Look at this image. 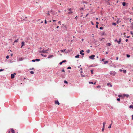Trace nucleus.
Here are the masks:
<instances>
[{
	"label": "nucleus",
	"mask_w": 133,
	"mask_h": 133,
	"mask_svg": "<svg viewBox=\"0 0 133 133\" xmlns=\"http://www.w3.org/2000/svg\"><path fill=\"white\" fill-rule=\"evenodd\" d=\"M122 71L123 72V73H126V71L125 70H122Z\"/></svg>",
	"instance_id": "obj_24"
},
{
	"label": "nucleus",
	"mask_w": 133,
	"mask_h": 133,
	"mask_svg": "<svg viewBox=\"0 0 133 133\" xmlns=\"http://www.w3.org/2000/svg\"><path fill=\"white\" fill-rule=\"evenodd\" d=\"M111 44L110 43H107V46H110L111 45Z\"/></svg>",
	"instance_id": "obj_17"
},
{
	"label": "nucleus",
	"mask_w": 133,
	"mask_h": 133,
	"mask_svg": "<svg viewBox=\"0 0 133 133\" xmlns=\"http://www.w3.org/2000/svg\"><path fill=\"white\" fill-rule=\"evenodd\" d=\"M15 76L14 74H12L11 75V78L12 79L14 78Z\"/></svg>",
	"instance_id": "obj_9"
},
{
	"label": "nucleus",
	"mask_w": 133,
	"mask_h": 133,
	"mask_svg": "<svg viewBox=\"0 0 133 133\" xmlns=\"http://www.w3.org/2000/svg\"><path fill=\"white\" fill-rule=\"evenodd\" d=\"M127 56L128 57H129L130 56V55H127Z\"/></svg>",
	"instance_id": "obj_33"
},
{
	"label": "nucleus",
	"mask_w": 133,
	"mask_h": 133,
	"mask_svg": "<svg viewBox=\"0 0 133 133\" xmlns=\"http://www.w3.org/2000/svg\"><path fill=\"white\" fill-rule=\"evenodd\" d=\"M44 23L45 24H46L47 23V22L46 19H45L44 20Z\"/></svg>",
	"instance_id": "obj_36"
},
{
	"label": "nucleus",
	"mask_w": 133,
	"mask_h": 133,
	"mask_svg": "<svg viewBox=\"0 0 133 133\" xmlns=\"http://www.w3.org/2000/svg\"><path fill=\"white\" fill-rule=\"evenodd\" d=\"M104 64H106L107 63H108V61H104Z\"/></svg>",
	"instance_id": "obj_19"
},
{
	"label": "nucleus",
	"mask_w": 133,
	"mask_h": 133,
	"mask_svg": "<svg viewBox=\"0 0 133 133\" xmlns=\"http://www.w3.org/2000/svg\"><path fill=\"white\" fill-rule=\"evenodd\" d=\"M53 21L54 22H56V20H53Z\"/></svg>",
	"instance_id": "obj_55"
},
{
	"label": "nucleus",
	"mask_w": 133,
	"mask_h": 133,
	"mask_svg": "<svg viewBox=\"0 0 133 133\" xmlns=\"http://www.w3.org/2000/svg\"><path fill=\"white\" fill-rule=\"evenodd\" d=\"M128 39H126L125 40V41L126 42H127L128 41Z\"/></svg>",
	"instance_id": "obj_52"
},
{
	"label": "nucleus",
	"mask_w": 133,
	"mask_h": 133,
	"mask_svg": "<svg viewBox=\"0 0 133 133\" xmlns=\"http://www.w3.org/2000/svg\"><path fill=\"white\" fill-rule=\"evenodd\" d=\"M132 119H133V115H132Z\"/></svg>",
	"instance_id": "obj_64"
},
{
	"label": "nucleus",
	"mask_w": 133,
	"mask_h": 133,
	"mask_svg": "<svg viewBox=\"0 0 133 133\" xmlns=\"http://www.w3.org/2000/svg\"><path fill=\"white\" fill-rule=\"evenodd\" d=\"M129 108H130L133 109V105H130L129 106Z\"/></svg>",
	"instance_id": "obj_16"
},
{
	"label": "nucleus",
	"mask_w": 133,
	"mask_h": 133,
	"mask_svg": "<svg viewBox=\"0 0 133 133\" xmlns=\"http://www.w3.org/2000/svg\"><path fill=\"white\" fill-rule=\"evenodd\" d=\"M130 33L132 35H133V32H132V31H130Z\"/></svg>",
	"instance_id": "obj_41"
},
{
	"label": "nucleus",
	"mask_w": 133,
	"mask_h": 133,
	"mask_svg": "<svg viewBox=\"0 0 133 133\" xmlns=\"http://www.w3.org/2000/svg\"><path fill=\"white\" fill-rule=\"evenodd\" d=\"M55 104H57L58 105H59V102L57 100L55 101Z\"/></svg>",
	"instance_id": "obj_4"
},
{
	"label": "nucleus",
	"mask_w": 133,
	"mask_h": 133,
	"mask_svg": "<svg viewBox=\"0 0 133 133\" xmlns=\"http://www.w3.org/2000/svg\"><path fill=\"white\" fill-rule=\"evenodd\" d=\"M106 123L105 122H104L103 123V128L102 129V131H103L104 130V129L105 128V125L106 124Z\"/></svg>",
	"instance_id": "obj_2"
},
{
	"label": "nucleus",
	"mask_w": 133,
	"mask_h": 133,
	"mask_svg": "<svg viewBox=\"0 0 133 133\" xmlns=\"http://www.w3.org/2000/svg\"><path fill=\"white\" fill-rule=\"evenodd\" d=\"M64 82L65 83H66V84H67L68 83V82L66 81H64Z\"/></svg>",
	"instance_id": "obj_30"
},
{
	"label": "nucleus",
	"mask_w": 133,
	"mask_h": 133,
	"mask_svg": "<svg viewBox=\"0 0 133 133\" xmlns=\"http://www.w3.org/2000/svg\"><path fill=\"white\" fill-rule=\"evenodd\" d=\"M58 23H59V24H61V22L60 21H59V22H58Z\"/></svg>",
	"instance_id": "obj_51"
},
{
	"label": "nucleus",
	"mask_w": 133,
	"mask_h": 133,
	"mask_svg": "<svg viewBox=\"0 0 133 133\" xmlns=\"http://www.w3.org/2000/svg\"><path fill=\"white\" fill-rule=\"evenodd\" d=\"M112 25H116V23H113Z\"/></svg>",
	"instance_id": "obj_29"
},
{
	"label": "nucleus",
	"mask_w": 133,
	"mask_h": 133,
	"mask_svg": "<svg viewBox=\"0 0 133 133\" xmlns=\"http://www.w3.org/2000/svg\"><path fill=\"white\" fill-rule=\"evenodd\" d=\"M62 63H63V62H60L59 64L60 65H61L62 64Z\"/></svg>",
	"instance_id": "obj_45"
},
{
	"label": "nucleus",
	"mask_w": 133,
	"mask_h": 133,
	"mask_svg": "<svg viewBox=\"0 0 133 133\" xmlns=\"http://www.w3.org/2000/svg\"><path fill=\"white\" fill-rule=\"evenodd\" d=\"M46 14L48 15H50V14L48 13V14Z\"/></svg>",
	"instance_id": "obj_56"
},
{
	"label": "nucleus",
	"mask_w": 133,
	"mask_h": 133,
	"mask_svg": "<svg viewBox=\"0 0 133 133\" xmlns=\"http://www.w3.org/2000/svg\"><path fill=\"white\" fill-rule=\"evenodd\" d=\"M54 55H50L48 56V58H52L53 57Z\"/></svg>",
	"instance_id": "obj_8"
},
{
	"label": "nucleus",
	"mask_w": 133,
	"mask_h": 133,
	"mask_svg": "<svg viewBox=\"0 0 133 133\" xmlns=\"http://www.w3.org/2000/svg\"><path fill=\"white\" fill-rule=\"evenodd\" d=\"M98 25H96V27L97 28H98Z\"/></svg>",
	"instance_id": "obj_43"
},
{
	"label": "nucleus",
	"mask_w": 133,
	"mask_h": 133,
	"mask_svg": "<svg viewBox=\"0 0 133 133\" xmlns=\"http://www.w3.org/2000/svg\"><path fill=\"white\" fill-rule=\"evenodd\" d=\"M23 20L26 21H28V20L27 19V17H25L23 19Z\"/></svg>",
	"instance_id": "obj_12"
},
{
	"label": "nucleus",
	"mask_w": 133,
	"mask_h": 133,
	"mask_svg": "<svg viewBox=\"0 0 133 133\" xmlns=\"http://www.w3.org/2000/svg\"><path fill=\"white\" fill-rule=\"evenodd\" d=\"M115 41V42H118V41L117 39H116Z\"/></svg>",
	"instance_id": "obj_48"
},
{
	"label": "nucleus",
	"mask_w": 133,
	"mask_h": 133,
	"mask_svg": "<svg viewBox=\"0 0 133 133\" xmlns=\"http://www.w3.org/2000/svg\"><path fill=\"white\" fill-rule=\"evenodd\" d=\"M97 88H100V87H101V86H100V85H98V86H97Z\"/></svg>",
	"instance_id": "obj_44"
},
{
	"label": "nucleus",
	"mask_w": 133,
	"mask_h": 133,
	"mask_svg": "<svg viewBox=\"0 0 133 133\" xmlns=\"http://www.w3.org/2000/svg\"><path fill=\"white\" fill-rule=\"evenodd\" d=\"M129 37H130L129 36H128L127 37V38H129Z\"/></svg>",
	"instance_id": "obj_63"
},
{
	"label": "nucleus",
	"mask_w": 133,
	"mask_h": 133,
	"mask_svg": "<svg viewBox=\"0 0 133 133\" xmlns=\"http://www.w3.org/2000/svg\"><path fill=\"white\" fill-rule=\"evenodd\" d=\"M118 96L119 97H122V95H119Z\"/></svg>",
	"instance_id": "obj_31"
},
{
	"label": "nucleus",
	"mask_w": 133,
	"mask_h": 133,
	"mask_svg": "<svg viewBox=\"0 0 133 133\" xmlns=\"http://www.w3.org/2000/svg\"><path fill=\"white\" fill-rule=\"evenodd\" d=\"M66 60H64V61H62V62L63 63H64V62H66Z\"/></svg>",
	"instance_id": "obj_37"
},
{
	"label": "nucleus",
	"mask_w": 133,
	"mask_h": 133,
	"mask_svg": "<svg viewBox=\"0 0 133 133\" xmlns=\"http://www.w3.org/2000/svg\"><path fill=\"white\" fill-rule=\"evenodd\" d=\"M80 54L82 55H84V53L82 52V51H80Z\"/></svg>",
	"instance_id": "obj_27"
},
{
	"label": "nucleus",
	"mask_w": 133,
	"mask_h": 133,
	"mask_svg": "<svg viewBox=\"0 0 133 133\" xmlns=\"http://www.w3.org/2000/svg\"><path fill=\"white\" fill-rule=\"evenodd\" d=\"M123 96L124 97H126L127 98L128 97H129V95L128 94H123Z\"/></svg>",
	"instance_id": "obj_6"
},
{
	"label": "nucleus",
	"mask_w": 133,
	"mask_h": 133,
	"mask_svg": "<svg viewBox=\"0 0 133 133\" xmlns=\"http://www.w3.org/2000/svg\"><path fill=\"white\" fill-rule=\"evenodd\" d=\"M112 124V123L110 124L109 127H108V128H111V125Z\"/></svg>",
	"instance_id": "obj_22"
},
{
	"label": "nucleus",
	"mask_w": 133,
	"mask_h": 133,
	"mask_svg": "<svg viewBox=\"0 0 133 133\" xmlns=\"http://www.w3.org/2000/svg\"><path fill=\"white\" fill-rule=\"evenodd\" d=\"M95 56L94 55H92L91 56H90L89 57V58H90L91 59H94V57H95Z\"/></svg>",
	"instance_id": "obj_3"
},
{
	"label": "nucleus",
	"mask_w": 133,
	"mask_h": 133,
	"mask_svg": "<svg viewBox=\"0 0 133 133\" xmlns=\"http://www.w3.org/2000/svg\"><path fill=\"white\" fill-rule=\"evenodd\" d=\"M66 50V49H64L63 50H61L60 51L62 52H64Z\"/></svg>",
	"instance_id": "obj_23"
},
{
	"label": "nucleus",
	"mask_w": 133,
	"mask_h": 133,
	"mask_svg": "<svg viewBox=\"0 0 133 133\" xmlns=\"http://www.w3.org/2000/svg\"><path fill=\"white\" fill-rule=\"evenodd\" d=\"M6 58L7 59H8L9 58V56L8 55V56H7L6 57Z\"/></svg>",
	"instance_id": "obj_40"
},
{
	"label": "nucleus",
	"mask_w": 133,
	"mask_h": 133,
	"mask_svg": "<svg viewBox=\"0 0 133 133\" xmlns=\"http://www.w3.org/2000/svg\"><path fill=\"white\" fill-rule=\"evenodd\" d=\"M88 14H87V15H86V16H85V17H87V16H88Z\"/></svg>",
	"instance_id": "obj_58"
},
{
	"label": "nucleus",
	"mask_w": 133,
	"mask_h": 133,
	"mask_svg": "<svg viewBox=\"0 0 133 133\" xmlns=\"http://www.w3.org/2000/svg\"><path fill=\"white\" fill-rule=\"evenodd\" d=\"M23 60V58H19V61H20Z\"/></svg>",
	"instance_id": "obj_15"
},
{
	"label": "nucleus",
	"mask_w": 133,
	"mask_h": 133,
	"mask_svg": "<svg viewBox=\"0 0 133 133\" xmlns=\"http://www.w3.org/2000/svg\"><path fill=\"white\" fill-rule=\"evenodd\" d=\"M122 5L123 6H124L125 5V2H123L122 3Z\"/></svg>",
	"instance_id": "obj_26"
},
{
	"label": "nucleus",
	"mask_w": 133,
	"mask_h": 133,
	"mask_svg": "<svg viewBox=\"0 0 133 133\" xmlns=\"http://www.w3.org/2000/svg\"><path fill=\"white\" fill-rule=\"evenodd\" d=\"M89 84L91 83V84H93V82H89Z\"/></svg>",
	"instance_id": "obj_39"
},
{
	"label": "nucleus",
	"mask_w": 133,
	"mask_h": 133,
	"mask_svg": "<svg viewBox=\"0 0 133 133\" xmlns=\"http://www.w3.org/2000/svg\"><path fill=\"white\" fill-rule=\"evenodd\" d=\"M67 10H68V11H72V9L71 8H68Z\"/></svg>",
	"instance_id": "obj_20"
},
{
	"label": "nucleus",
	"mask_w": 133,
	"mask_h": 133,
	"mask_svg": "<svg viewBox=\"0 0 133 133\" xmlns=\"http://www.w3.org/2000/svg\"><path fill=\"white\" fill-rule=\"evenodd\" d=\"M18 39H17L16 40H15L14 41V42H18Z\"/></svg>",
	"instance_id": "obj_25"
},
{
	"label": "nucleus",
	"mask_w": 133,
	"mask_h": 133,
	"mask_svg": "<svg viewBox=\"0 0 133 133\" xmlns=\"http://www.w3.org/2000/svg\"><path fill=\"white\" fill-rule=\"evenodd\" d=\"M4 69H0V71H3Z\"/></svg>",
	"instance_id": "obj_47"
},
{
	"label": "nucleus",
	"mask_w": 133,
	"mask_h": 133,
	"mask_svg": "<svg viewBox=\"0 0 133 133\" xmlns=\"http://www.w3.org/2000/svg\"><path fill=\"white\" fill-rule=\"evenodd\" d=\"M96 24L97 25H98L99 24V23L98 22H96Z\"/></svg>",
	"instance_id": "obj_50"
},
{
	"label": "nucleus",
	"mask_w": 133,
	"mask_h": 133,
	"mask_svg": "<svg viewBox=\"0 0 133 133\" xmlns=\"http://www.w3.org/2000/svg\"><path fill=\"white\" fill-rule=\"evenodd\" d=\"M40 19H39L38 20V21H37V22H38L39 21H40Z\"/></svg>",
	"instance_id": "obj_57"
},
{
	"label": "nucleus",
	"mask_w": 133,
	"mask_h": 133,
	"mask_svg": "<svg viewBox=\"0 0 133 133\" xmlns=\"http://www.w3.org/2000/svg\"><path fill=\"white\" fill-rule=\"evenodd\" d=\"M34 72L33 71H30V73L32 74H34Z\"/></svg>",
	"instance_id": "obj_32"
},
{
	"label": "nucleus",
	"mask_w": 133,
	"mask_h": 133,
	"mask_svg": "<svg viewBox=\"0 0 133 133\" xmlns=\"http://www.w3.org/2000/svg\"><path fill=\"white\" fill-rule=\"evenodd\" d=\"M35 59H33L32 61V62H35Z\"/></svg>",
	"instance_id": "obj_49"
},
{
	"label": "nucleus",
	"mask_w": 133,
	"mask_h": 133,
	"mask_svg": "<svg viewBox=\"0 0 133 133\" xmlns=\"http://www.w3.org/2000/svg\"><path fill=\"white\" fill-rule=\"evenodd\" d=\"M22 46H21V48H22V46H24L25 45V43L24 42H22L21 43Z\"/></svg>",
	"instance_id": "obj_5"
},
{
	"label": "nucleus",
	"mask_w": 133,
	"mask_h": 133,
	"mask_svg": "<svg viewBox=\"0 0 133 133\" xmlns=\"http://www.w3.org/2000/svg\"><path fill=\"white\" fill-rule=\"evenodd\" d=\"M59 26H57L56 27L57 28H59Z\"/></svg>",
	"instance_id": "obj_60"
},
{
	"label": "nucleus",
	"mask_w": 133,
	"mask_h": 133,
	"mask_svg": "<svg viewBox=\"0 0 133 133\" xmlns=\"http://www.w3.org/2000/svg\"><path fill=\"white\" fill-rule=\"evenodd\" d=\"M35 61H39L40 60V59H35Z\"/></svg>",
	"instance_id": "obj_21"
},
{
	"label": "nucleus",
	"mask_w": 133,
	"mask_h": 133,
	"mask_svg": "<svg viewBox=\"0 0 133 133\" xmlns=\"http://www.w3.org/2000/svg\"><path fill=\"white\" fill-rule=\"evenodd\" d=\"M41 55L42 56H44V57H46V55H43L42 54H41Z\"/></svg>",
	"instance_id": "obj_35"
},
{
	"label": "nucleus",
	"mask_w": 133,
	"mask_h": 133,
	"mask_svg": "<svg viewBox=\"0 0 133 133\" xmlns=\"http://www.w3.org/2000/svg\"><path fill=\"white\" fill-rule=\"evenodd\" d=\"M79 55H77L75 56V57L76 58H79Z\"/></svg>",
	"instance_id": "obj_18"
},
{
	"label": "nucleus",
	"mask_w": 133,
	"mask_h": 133,
	"mask_svg": "<svg viewBox=\"0 0 133 133\" xmlns=\"http://www.w3.org/2000/svg\"><path fill=\"white\" fill-rule=\"evenodd\" d=\"M121 38H119V40L118 42V43L119 44H120L121 43Z\"/></svg>",
	"instance_id": "obj_11"
},
{
	"label": "nucleus",
	"mask_w": 133,
	"mask_h": 133,
	"mask_svg": "<svg viewBox=\"0 0 133 133\" xmlns=\"http://www.w3.org/2000/svg\"><path fill=\"white\" fill-rule=\"evenodd\" d=\"M119 70L121 71V72H122V70L121 69H120Z\"/></svg>",
	"instance_id": "obj_53"
},
{
	"label": "nucleus",
	"mask_w": 133,
	"mask_h": 133,
	"mask_svg": "<svg viewBox=\"0 0 133 133\" xmlns=\"http://www.w3.org/2000/svg\"><path fill=\"white\" fill-rule=\"evenodd\" d=\"M41 52H42L43 53H47V52L46 50H43L41 51Z\"/></svg>",
	"instance_id": "obj_10"
},
{
	"label": "nucleus",
	"mask_w": 133,
	"mask_h": 133,
	"mask_svg": "<svg viewBox=\"0 0 133 133\" xmlns=\"http://www.w3.org/2000/svg\"><path fill=\"white\" fill-rule=\"evenodd\" d=\"M116 74V72L114 71H111L110 72V74L113 76H115Z\"/></svg>",
	"instance_id": "obj_1"
},
{
	"label": "nucleus",
	"mask_w": 133,
	"mask_h": 133,
	"mask_svg": "<svg viewBox=\"0 0 133 133\" xmlns=\"http://www.w3.org/2000/svg\"><path fill=\"white\" fill-rule=\"evenodd\" d=\"M71 69V67L70 66H69L68 67L67 69Z\"/></svg>",
	"instance_id": "obj_34"
},
{
	"label": "nucleus",
	"mask_w": 133,
	"mask_h": 133,
	"mask_svg": "<svg viewBox=\"0 0 133 133\" xmlns=\"http://www.w3.org/2000/svg\"><path fill=\"white\" fill-rule=\"evenodd\" d=\"M73 13L72 11H70L68 12V14H70Z\"/></svg>",
	"instance_id": "obj_14"
},
{
	"label": "nucleus",
	"mask_w": 133,
	"mask_h": 133,
	"mask_svg": "<svg viewBox=\"0 0 133 133\" xmlns=\"http://www.w3.org/2000/svg\"><path fill=\"white\" fill-rule=\"evenodd\" d=\"M107 85L108 86L110 85L111 87L112 86V85L111 84H110V83H108L107 84Z\"/></svg>",
	"instance_id": "obj_13"
},
{
	"label": "nucleus",
	"mask_w": 133,
	"mask_h": 133,
	"mask_svg": "<svg viewBox=\"0 0 133 133\" xmlns=\"http://www.w3.org/2000/svg\"><path fill=\"white\" fill-rule=\"evenodd\" d=\"M10 131H11V130H10V131H8V133H10Z\"/></svg>",
	"instance_id": "obj_59"
},
{
	"label": "nucleus",
	"mask_w": 133,
	"mask_h": 133,
	"mask_svg": "<svg viewBox=\"0 0 133 133\" xmlns=\"http://www.w3.org/2000/svg\"><path fill=\"white\" fill-rule=\"evenodd\" d=\"M118 57H117V58L116 59V60H118Z\"/></svg>",
	"instance_id": "obj_62"
},
{
	"label": "nucleus",
	"mask_w": 133,
	"mask_h": 133,
	"mask_svg": "<svg viewBox=\"0 0 133 133\" xmlns=\"http://www.w3.org/2000/svg\"><path fill=\"white\" fill-rule=\"evenodd\" d=\"M90 50H88L87 51V53H89L90 52Z\"/></svg>",
	"instance_id": "obj_28"
},
{
	"label": "nucleus",
	"mask_w": 133,
	"mask_h": 133,
	"mask_svg": "<svg viewBox=\"0 0 133 133\" xmlns=\"http://www.w3.org/2000/svg\"><path fill=\"white\" fill-rule=\"evenodd\" d=\"M91 73L92 74H93V71L92 70H91Z\"/></svg>",
	"instance_id": "obj_38"
},
{
	"label": "nucleus",
	"mask_w": 133,
	"mask_h": 133,
	"mask_svg": "<svg viewBox=\"0 0 133 133\" xmlns=\"http://www.w3.org/2000/svg\"><path fill=\"white\" fill-rule=\"evenodd\" d=\"M117 100L118 101H119L120 100V99L119 98H118L117 99Z\"/></svg>",
	"instance_id": "obj_46"
},
{
	"label": "nucleus",
	"mask_w": 133,
	"mask_h": 133,
	"mask_svg": "<svg viewBox=\"0 0 133 133\" xmlns=\"http://www.w3.org/2000/svg\"><path fill=\"white\" fill-rule=\"evenodd\" d=\"M99 29L101 30H102L103 29V27H101L99 28Z\"/></svg>",
	"instance_id": "obj_42"
},
{
	"label": "nucleus",
	"mask_w": 133,
	"mask_h": 133,
	"mask_svg": "<svg viewBox=\"0 0 133 133\" xmlns=\"http://www.w3.org/2000/svg\"><path fill=\"white\" fill-rule=\"evenodd\" d=\"M84 9V8H81V10H83V9Z\"/></svg>",
	"instance_id": "obj_61"
},
{
	"label": "nucleus",
	"mask_w": 133,
	"mask_h": 133,
	"mask_svg": "<svg viewBox=\"0 0 133 133\" xmlns=\"http://www.w3.org/2000/svg\"><path fill=\"white\" fill-rule=\"evenodd\" d=\"M62 72H65V71H64V69H63L62 70Z\"/></svg>",
	"instance_id": "obj_54"
},
{
	"label": "nucleus",
	"mask_w": 133,
	"mask_h": 133,
	"mask_svg": "<svg viewBox=\"0 0 133 133\" xmlns=\"http://www.w3.org/2000/svg\"><path fill=\"white\" fill-rule=\"evenodd\" d=\"M10 130H11V131L12 133H15V131L13 129H10Z\"/></svg>",
	"instance_id": "obj_7"
}]
</instances>
